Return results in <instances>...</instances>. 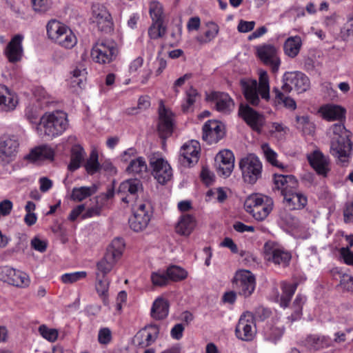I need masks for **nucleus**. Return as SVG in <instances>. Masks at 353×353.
<instances>
[{
	"label": "nucleus",
	"mask_w": 353,
	"mask_h": 353,
	"mask_svg": "<svg viewBox=\"0 0 353 353\" xmlns=\"http://www.w3.org/2000/svg\"><path fill=\"white\" fill-rule=\"evenodd\" d=\"M54 43L62 48L71 49L77 44V39L71 29L68 28Z\"/></svg>",
	"instance_id": "nucleus-45"
},
{
	"label": "nucleus",
	"mask_w": 353,
	"mask_h": 353,
	"mask_svg": "<svg viewBox=\"0 0 353 353\" xmlns=\"http://www.w3.org/2000/svg\"><path fill=\"white\" fill-rule=\"evenodd\" d=\"M200 144L197 141L191 140L185 143L181 149L183 163L191 166L196 163L199 158Z\"/></svg>",
	"instance_id": "nucleus-25"
},
{
	"label": "nucleus",
	"mask_w": 353,
	"mask_h": 353,
	"mask_svg": "<svg viewBox=\"0 0 353 353\" xmlns=\"http://www.w3.org/2000/svg\"><path fill=\"white\" fill-rule=\"evenodd\" d=\"M261 150L266 161L274 167L283 168L282 163L277 160V154L274 152L268 143H263L261 145Z\"/></svg>",
	"instance_id": "nucleus-51"
},
{
	"label": "nucleus",
	"mask_w": 353,
	"mask_h": 353,
	"mask_svg": "<svg viewBox=\"0 0 353 353\" xmlns=\"http://www.w3.org/2000/svg\"><path fill=\"white\" fill-rule=\"evenodd\" d=\"M301 46L302 41L299 36L290 37L284 43V52L288 57L294 58L299 54Z\"/></svg>",
	"instance_id": "nucleus-41"
},
{
	"label": "nucleus",
	"mask_w": 353,
	"mask_h": 353,
	"mask_svg": "<svg viewBox=\"0 0 353 353\" xmlns=\"http://www.w3.org/2000/svg\"><path fill=\"white\" fill-rule=\"evenodd\" d=\"M199 98L198 91L193 87H190L185 91V99L181 104L183 112H188L192 110V106Z\"/></svg>",
	"instance_id": "nucleus-46"
},
{
	"label": "nucleus",
	"mask_w": 353,
	"mask_h": 353,
	"mask_svg": "<svg viewBox=\"0 0 353 353\" xmlns=\"http://www.w3.org/2000/svg\"><path fill=\"white\" fill-rule=\"evenodd\" d=\"M165 32L163 26V22H153L148 30L149 37L152 39H157L164 35Z\"/></svg>",
	"instance_id": "nucleus-62"
},
{
	"label": "nucleus",
	"mask_w": 353,
	"mask_h": 353,
	"mask_svg": "<svg viewBox=\"0 0 353 353\" xmlns=\"http://www.w3.org/2000/svg\"><path fill=\"white\" fill-rule=\"evenodd\" d=\"M43 107L39 104H30L26 107L25 115L30 123H37L39 112Z\"/></svg>",
	"instance_id": "nucleus-55"
},
{
	"label": "nucleus",
	"mask_w": 353,
	"mask_h": 353,
	"mask_svg": "<svg viewBox=\"0 0 353 353\" xmlns=\"http://www.w3.org/2000/svg\"><path fill=\"white\" fill-rule=\"evenodd\" d=\"M239 115L252 130L261 132L265 123V117L262 114L259 113L248 105L241 104Z\"/></svg>",
	"instance_id": "nucleus-14"
},
{
	"label": "nucleus",
	"mask_w": 353,
	"mask_h": 353,
	"mask_svg": "<svg viewBox=\"0 0 353 353\" xmlns=\"http://www.w3.org/2000/svg\"><path fill=\"white\" fill-rule=\"evenodd\" d=\"M306 296L297 294L292 305V312L288 316V320L289 322L292 323L300 319L302 316L303 306L306 302Z\"/></svg>",
	"instance_id": "nucleus-43"
},
{
	"label": "nucleus",
	"mask_w": 353,
	"mask_h": 353,
	"mask_svg": "<svg viewBox=\"0 0 353 353\" xmlns=\"http://www.w3.org/2000/svg\"><path fill=\"white\" fill-rule=\"evenodd\" d=\"M18 97L8 87L0 84V107L3 111H12L18 104Z\"/></svg>",
	"instance_id": "nucleus-30"
},
{
	"label": "nucleus",
	"mask_w": 353,
	"mask_h": 353,
	"mask_svg": "<svg viewBox=\"0 0 353 353\" xmlns=\"http://www.w3.org/2000/svg\"><path fill=\"white\" fill-rule=\"evenodd\" d=\"M149 12L153 22H163V6L158 1H152L150 3Z\"/></svg>",
	"instance_id": "nucleus-54"
},
{
	"label": "nucleus",
	"mask_w": 353,
	"mask_h": 353,
	"mask_svg": "<svg viewBox=\"0 0 353 353\" xmlns=\"http://www.w3.org/2000/svg\"><path fill=\"white\" fill-rule=\"evenodd\" d=\"M152 174L160 184H165L172 176V170L168 161L161 154L154 153L150 157Z\"/></svg>",
	"instance_id": "nucleus-11"
},
{
	"label": "nucleus",
	"mask_w": 353,
	"mask_h": 353,
	"mask_svg": "<svg viewBox=\"0 0 353 353\" xmlns=\"http://www.w3.org/2000/svg\"><path fill=\"white\" fill-rule=\"evenodd\" d=\"M91 20L101 32H109L112 29L111 14L103 5L94 4Z\"/></svg>",
	"instance_id": "nucleus-13"
},
{
	"label": "nucleus",
	"mask_w": 353,
	"mask_h": 353,
	"mask_svg": "<svg viewBox=\"0 0 353 353\" xmlns=\"http://www.w3.org/2000/svg\"><path fill=\"white\" fill-rule=\"evenodd\" d=\"M124 248L125 243L123 239H114L108 247L104 256L97 263L95 276L108 277V274L112 271L121 258Z\"/></svg>",
	"instance_id": "nucleus-4"
},
{
	"label": "nucleus",
	"mask_w": 353,
	"mask_h": 353,
	"mask_svg": "<svg viewBox=\"0 0 353 353\" xmlns=\"http://www.w3.org/2000/svg\"><path fill=\"white\" fill-rule=\"evenodd\" d=\"M85 151L79 145H74L71 149L70 162L68 165V169L73 172L80 168L82 161L84 159Z\"/></svg>",
	"instance_id": "nucleus-42"
},
{
	"label": "nucleus",
	"mask_w": 353,
	"mask_h": 353,
	"mask_svg": "<svg viewBox=\"0 0 353 353\" xmlns=\"http://www.w3.org/2000/svg\"><path fill=\"white\" fill-rule=\"evenodd\" d=\"M274 184L276 188L281 190L283 196L284 192H288L290 189L296 187L297 180L293 175L275 174Z\"/></svg>",
	"instance_id": "nucleus-37"
},
{
	"label": "nucleus",
	"mask_w": 353,
	"mask_h": 353,
	"mask_svg": "<svg viewBox=\"0 0 353 353\" xmlns=\"http://www.w3.org/2000/svg\"><path fill=\"white\" fill-rule=\"evenodd\" d=\"M307 161L319 176L327 177L331 170L330 158L320 150H316L307 156Z\"/></svg>",
	"instance_id": "nucleus-15"
},
{
	"label": "nucleus",
	"mask_w": 353,
	"mask_h": 353,
	"mask_svg": "<svg viewBox=\"0 0 353 353\" xmlns=\"http://www.w3.org/2000/svg\"><path fill=\"white\" fill-rule=\"evenodd\" d=\"M39 125L45 136L50 139L59 137L68 128L67 114L60 110L46 112L41 117Z\"/></svg>",
	"instance_id": "nucleus-3"
},
{
	"label": "nucleus",
	"mask_w": 353,
	"mask_h": 353,
	"mask_svg": "<svg viewBox=\"0 0 353 353\" xmlns=\"http://www.w3.org/2000/svg\"><path fill=\"white\" fill-rule=\"evenodd\" d=\"M97 191V186L95 184L90 186L74 187L72 190L70 199L73 201L81 202L94 194Z\"/></svg>",
	"instance_id": "nucleus-39"
},
{
	"label": "nucleus",
	"mask_w": 353,
	"mask_h": 353,
	"mask_svg": "<svg viewBox=\"0 0 353 353\" xmlns=\"http://www.w3.org/2000/svg\"><path fill=\"white\" fill-rule=\"evenodd\" d=\"M239 165L245 183L254 184L261 177L263 165L256 155L247 154L240 159Z\"/></svg>",
	"instance_id": "nucleus-6"
},
{
	"label": "nucleus",
	"mask_w": 353,
	"mask_h": 353,
	"mask_svg": "<svg viewBox=\"0 0 353 353\" xmlns=\"http://www.w3.org/2000/svg\"><path fill=\"white\" fill-rule=\"evenodd\" d=\"M208 30L205 32L204 36H198L196 40L201 44L207 43L212 41L218 34L219 28L216 23L210 21L206 23Z\"/></svg>",
	"instance_id": "nucleus-47"
},
{
	"label": "nucleus",
	"mask_w": 353,
	"mask_h": 353,
	"mask_svg": "<svg viewBox=\"0 0 353 353\" xmlns=\"http://www.w3.org/2000/svg\"><path fill=\"white\" fill-rule=\"evenodd\" d=\"M330 130L332 136L330 152L344 165L349 162L352 155V143L350 139L351 132L341 123L332 125Z\"/></svg>",
	"instance_id": "nucleus-1"
},
{
	"label": "nucleus",
	"mask_w": 353,
	"mask_h": 353,
	"mask_svg": "<svg viewBox=\"0 0 353 353\" xmlns=\"http://www.w3.org/2000/svg\"><path fill=\"white\" fill-rule=\"evenodd\" d=\"M283 200L285 205L290 210L302 209L307 203L306 196L301 192H295L292 190L288 192H283Z\"/></svg>",
	"instance_id": "nucleus-31"
},
{
	"label": "nucleus",
	"mask_w": 353,
	"mask_h": 353,
	"mask_svg": "<svg viewBox=\"0 0 353 353\" xmlns=\"http://www.w3.org/2000/svg\"><path fill=\"white\" fill-rule=\"evenodd\" d=\"M159 332L157 325H149L139 331L134 336L137 345L145 348L152 345L157 339Z\"/></svg>",
	"instance_id": "nucleus-24"
},
{
	"label": "nucleus",
	"mask_w": 353,
	"mask_h": 353,
	"mask_svg": "<svg viewBox=\"0 0 353 353\" xmlns=\"http://www.w3.org/2000/svg\"><path fill=\"white\" fill-rule=\"evenodd\" d=\"M95 290L105 305L109 303V288L110 279L108 277L95 276Z\"/></svg>",
	"instance_id": "nucleus-38"
},
{
	"label": "nucleus",
	"mask_w": 353,
	"mask_h": 353,
	"mask_svg": "<svg viewBox=\"0 0 353 353\" xmlns=\"http://www.w3.org/2000/svg\"><path fill=\"white\" fill-rule=\"evenodd\" d=\"M273 201L268 196L259 194H251L244 202L245 211L257 221L267 218L272 210Z\"/></svg>",
	"instance_id": "nucleus-5"
},
{
	"label": "nucleus",
	"mask_w": 353,
	"mask_h": 353,
	"mask_svg": "<svg viewBox=\"0 0 353 353\" xmlns=\"http://www.w3.org/2000/svg\"><path fill=\"white\" fill-rule=\"evenodd\" d=\"M168 313V301L162 297H158L156 299L151 307V316L156 320H161L167 317Z\"/></svg>",
	"instance_id": "nucleus-35"
},
{
	"label": "nucleus",
	"mask_w": 353,
	"mask_h": 353,
	"mask_svg": "<svg viewBox=\"0 0 353 353\" xmlns=\"http://www.w3.org/2000/svg\"><path fill=\"white\" fill-rule=\"evenodd\" d=\"M87 70L83 65H80L73 68L67 79L68 84L75 91L83 89L86 85Z\"/></svg>",
	"instance_id": "nucleus-27"
},
{
	"label": "nucleus",
	"mask_w": 353,
	"mask_h": 353,
	"mask_svg": "<svg viewBox=\"0 0 353 353\" xmlns=\"http://www.w3.org/2000/svg\"><path fill=\"white\" fill-rule=\"evenodd\" d=\"M256 53L261 61L269 65L273 72L278 71L281 61L278 57L276 48L274 46L265 44L258 46Z\"/></svg>",
	"instance_id": "nucleus-19"
},
{
	"label": "nucleus",
	"mask_w": 353,
	"mask_h": 353,
	"mask_svg": "<svg viewBox=\"0 0 353 353\" xmlns=\"http://www.w3.org/2000/svg\"><path fill=\"white\" fill-rule=\"evenodd\" d=\"M39 332L43 338L50 342H54L58 337V331L56 329L49 328L45 325L39 327Z\"/></svg>",
	"instance_id": "nucleus-60"
},
{
	"label": "nucleus",
	"mask_w": 353,
	"mask_h": 353,
	"mask_svg": "<svg viewBox=\"0 0 353 353\" xmlns=\"http://www.w3.org/2000/svg\"><path fill=\"white\" fill-rule=\"evenodd\" d=\"M288 130V128L283 123L274 122L271 125L270 133L272 136L276 137L278 139H283Z\"/></svg>",
	"instance_id": "nucleus-59"
},
{
	"label": "nucleus",
	"mask_w": 353,
	"mask_h": 353,
	"mask_svg": "<svg viewBox=\"0 0 353 353\" xmlns=\"http://www.w3.org/2000/svg\"><path fill=\"white\" fill-rule=\"evenodd\" d=\"M118 50L116 44L111 40H99L91 50L92 59L99 64H107L116 59Z\"/></svg>",
	"instance_id": "nucleus-7"
},
{
	"label": "nucleus",
	"mask_w": 353,
	"mask_h": 353,
	"mask_svg": "<svg viewBox=\"0 0 353 353\" xmlns=\"http://www.w3.org/2000/svg\"><path fill=\"white\" fill-rule=\"evenodd\" d=\"M273 91L275 93V101L277 103L283 104L284 107L291 110L296 108V103L292 98L285 95L277 88H274Z\"/></svg>",
	"instance_id": "nucleus-49"
},
{
	"label": "nucleus",
	"mask_w": 353,
	"mask_h": 353,
	"mask_svg": "<svg viewBox=\"0 0 353 353\" xmlns=\"http://www.w3.org/2000/svg\"><path fill=\"white\" fill-rule=\"evenodd\" d=\"M68 27L61 22L52 19L46 26L47 34L50 40L55 42Z\"/></svg>",
	"instance_id": "nucleus-40"
},
{
	"label": "nucleus",
	"mask_w": 353,
	"mask_h": 353,
	"mask_svg": "<svg viewBox=\"0 0 353 353\" xmlns=\"http://www.w3.org/2000/svg\"><path fill=\"white\" fill-rule=\"evenodd\" d=\"M14 274V269L8 266H0V281L10 283L11 276Z\"/></svg>",
	"instance_id": "nucleus-64"
},
{
	"label": "nucleus",
	"mask_w": 353,
	"mask_h": 353,
	"mask_svg": "<svg viewBox=\"0 0 353 353\" xmlns=\"http://www.w3.org/2000/svg\"><path fill=\"white\" fill-rule=\"evenodd\" d=\"M30 283L29 276L26 272L14 269V274L11 276L9 284L19 288H26Z\"/></svg>",
	"instance_id": "nucleus-50"
},
{
	"label": "nucleus",
	"mask_w": 353,
	"mask_h": 353,
	"mask_svg": "<svg viewBox=\"0 0 353 353\" xmlns=\"http://www.w3.org/2000/svg\"><path fill=\"white\" fill-rule=\"evenodd\" d=\"M150 279L154 286H164L168 282V276L166 272L157 271L151 274Z\"/></svg>",
	"instance_id": "nucleus-58"
},
{
	"label": "nucleus",
	"mask_w": 353,
	"mask_h": 353,
	"mask_svg": "<svg viewBox=\"0 0 353 353\" xmlns=\"http://www.w3.org/2000/svg\"><path fill=\"white\" fill-rule=\"evenodd\" d=\"M86 276L87 272L85 271L65 273L61 276V280L63 283H73L85 278Z\"/></svg>",
	"instance_id": "nucleus-57"
},
{
	"label": "nucleus",
	"mask_w": 353,
	"mask_h": 353,
	"mask_svg": "<svg viewBox=\"0 0 353 353\" xmlns=\"http://www.w3.org/2000/svg\"><path fill=\"white\" fill-rule=\"evenodd\" d=\"M282 294L280 298V305L285 308L288 307L292 296L294 295L297 285L296 283H288L287 282H282L281 284Z\"/></svg>",
	"instance_id": "nucleus-44"
},
{
	"label": "nucleus",
	"mask_w": 353,
	"mask_h": 353,
	"mask_svg": "<svg viewBox=\"0 0 353 353\" xmlns=\"http://www.w3.org/2000/svg\"><path fill=\"white\" fill-rule=\"evenodd\" d=\"M208 99L214 101L216 110L222 113H229L234 107L233 100L225 92H212Z\"/></svg>",
	"instance_id": "nucleus-29"
},
{
	"label": "nucleus",
	"mask_w": 353,
	"mask_h": 353,
	"mask_svg": "<svg viewBox=\"0 0 353 353\" xmlns=\"http://www.w3.org/2000/svg\"><path fill=\"white\" fill-rule=\"evenodd\" d=\"M263 249L265 259L268 261L283 268L289 265L292 254L279 243L269 241L265 243Z\"/></svg>",
	"instance_id": "nucleus-8"
},
{
	"label": "nucleus",
	"mask_w": 353,
	"mask_h": 353,
	"mask_svg": "<svg viewBox=\"0 0 353 353\" xmlns=\"http://www.w3.org/2000/svg\"><path fill=\"white\" fill-rule=\"evenodd\" d=\"M296 128L305 134H310L314 131V124L307 115L297 116L296 117Z\"/></svg>",
	"instance_id": "nucleus-52"
},
{
	"label": "nucleus",
	"mask_w": 353,
	"mask_h": 353,
	"mask_svg": "<svg viewBox=\"0 0 353 353\" xmlns=\"http://www.w3.org/2000/svg\"><path fill=\"white\" fill-rule=\"evenodd\" d=\"M168 279L172 281L178 282L185 279L188 277V272L183 268L178 265H171L166 270Z\"/></svg>",
	"instance_id": "nucleus-48"
},
{
	"label": "nucleus",
	"mask_w": 353,
	"mask_h": 353,
	"mask_svg": "<svg viewBox=\"0 0 353 353\" xmlns=\"http://www.w3.org/2000/svg\"><path fill=\"white\" fill-rule=\"evenodd\" d=\"M53 150L48 145H41L32 149L26 156V159L32 162L40 161L46 159L52 160L54 158Z\"/></svg>",
	"instance_id": "nucleus-34"
},
{
	"label": "nucleus",
	"mask_w": 353,
	"mask_h": 353,
	"mask_svg": "<svg viewBox=\"0 0 353 353\" xmlns=\"http://www.w3.org/2000/svg\"><path fill=\"white\" fill-rule=\"evenodd\" d=\"M98 158V152L96 150H92L85 164V170L89 174H94L99 170L100 164Z\"/></svg>",
	"instance_id": "nucleus-53"
},
{
	"label": "nucleus",
	"mask_w": 353,
	"mask_h": 353,
	"mask_svg": "<svg viewBox=\"0 0 353 353\" xmlns=\"http://www.w3.org/2000/svg\"><path fill=\"white\" fill-rule=\"evenodd\" d=\"M31 248L39 252H44L48 247V242L39 236H34L30 241Z\"/></svg>",
	"instance_id": "nucleus-63"
},
{
	"label": "nucleus",
	"mask_w": 353,
	"mask_h": 353,
	"mask_svg": "<svg viewBox=\"0 0 353 353\" xmlns=\"http://www.w3.org/2000/svg\"><path fill=\"white\" fill-rule=\"evenodd\" d=\"M19 145L18 141L13 137L0 139V163H8L17 154Z\"/></svg>",
	"instance_id": "nucleus-26"
},
{
	"label": "nucleus",
	"mask_w": 353,
	"mask_h": 353,
	"mask_svg": "<svg viewBox=\"0 0 353 353\" xmlns=\"http://www.w3.org/2000/svg\"><path fill=\"white\" fill-rule=\"evenodd\" d=\"M240 84L247 101L254 106L259 105L261 98L266 101H269L270 83L267 72L261 70L259 72V83L255 79H241Z\"/></svg>",
	"instance_id": "nucleus-2"
},
{
	"label": "nucleus",
	"mask_w": 353,
	"mask_h": 353,
	"mask_svg": "<svg viewBox=\"0 0 353 353\" xmlns=\"http://www.w3.org/2000/svg\"><path fill=\"white\" fill-rule=\"evenodd\" d=\"M236 336L243 341H250L256 333L254 316L250 312L241 316L235 330Z\"/></svg>",
	"instance_id": "nucleus-16"
},
{
	"label": "nucleus",
	"mask_w": 353,
	"mask_h": 353,
	"mask_svg": "<svg viewBox=\"0 0 353 353\" xmlns=\"http://www.w3.org/2000/svg\"><path fill=\"white\" fill-rule=\"evenodd\" d=\"M34 95L37 101V104L43 107L48 106L51 102L50 95L43 88H37L34 91Z\"/></svg>",
	"instance_id": "nucleus-56"
},
{
	"label": "nucleus",
	"mask_w": 353,
	"mask_h": 353,
	"mask_svg": "<svg viewBox=\"0 0 353 353\" xmlns=\"http://www.w3.org/2000/svg\"><path fill=\"white\" fill-rule=\"evenodd\" d=\"M152 216L149 204L141 203L134 208L133 214L129 219V225L134 232H141L145 229Z\"/></svg>",
	"instance_id": "nucleus-12"
},
{
	"label": "nucleus",
	"mask_w": 353,
	"mask_h": 353,
	"mask_svg": "<svg viewBox=\"0 0 353 353\" xmlns=\"http://www.w3.org/2000/svg\"><path fill=\"white\" fill-rule=\"evenodd\" d=\"M285 332V327L277 316L266 322L262 330L264 340L272 343L280 341Z\"/></svg>",
	"instance_id": "nucleus-18"
},
{
	"label": "nucleus",
	"mask_w": 353,
	"mask_h": 353,
	"mask_svg": "<svg viewBox=\"0 0 353 353\" xmlns=\"http://www.w3.org/2000/svg\"><path fill=\"white\" fill-rule=\"evenodd\" d=\"M32 8L36 12L45 13L52 7V0H31Z\"/></svg>",
	"instance_id": "nucleus-61"
},
{
	"label": "nucleus",
	"mask_w": 353,
	"mask_h": 353,
	"mask_svg": "<svg viewBox=\"0 0 353 353\" xmlns=\"http://www.w3.org/2000/svg\"><path fill=\"white\" fill-rule=\"evenodd\" d=\"M216 167L219 174L229 176L234 167V156L230 150L220 151L215 157Z\"/></svg>",
	"instance_id": "nucleus-20"
},
{
	"label": "nucleus",
	"mask_w": 353,
	"mask_h": 353,
	"mask_svg": "<svg viewBox=\"0 0 353 353\" xmlns=\"http://www.w3.org/2000/svg\"><path fill=\"white\" fill-rule=\"evenodd\" d=\"M232 285L240 296L247 298L251 296L255 290L256 279L250 271L239 270L236 272L232 279Z\"/></svg>",
	"instance_id": "nucleus-9"
},
{
	"label": "nucleus",
	"mask_w": 353,
	"mask_h": 353,
	"mask_svg": "<svg viewBox=\"0 0 353 353\" xmlns=\"http://www.w3.org/2000/svg\"><path fill=\"white\" fill-rule=\"evenodd\" d=\"M345 110L339 105L327 104L319 109L323 119L328 121L341 120L345 117Z\"/></svg>",
	"instance_id": "nucleus-33"
},
{
	"label": "nucleus",
	"mask_w": 353,
	"mask_h": 353,
	"mask_svg": "<svg viewBox=\"0 0 353 353\" xmlns=\"http://www.w3.org/2000/svg\"><path fill=\"white\" fill-rule=\"evenodd\" d=\"M159 121L158 124V131L162 139H166L170 136L173 130V114L166 109L161 103L159 110Z\"/></svg>",
	"instance_id": "nucleus-23"
},
{
	"label": "nucleus",
	"mask_w": 353,
	"mask_h": 353,
	"mask_svg": "<svg viewBox=\"0 0 353 353\" xmlns=\"http://www.w3.org/2000/svg\"><path fill=\"white\" fill-rule=\"evenodd\" d=\"M196 226V219L192 214H181L175 225L176 232L181 236H188Z\"/></svg>",
	"instance_id": "nucleus-28"
},
{
	"label": "nucleus",
	"mask_w": 353,
	"mask_h": 353,
	"mask_svg": "<svg viewBox=\"0 0 353 353\" xmlns=\"http://www.w3.org/2000/svg\"><path fill=\"white\" fill-rule=\"evenodd\" d=\"M331 339L325 336L314 334L308 335L303 341L304 345L310 350H318L328 347Z\"/></svg>",
	"instance_id": "nucleus-32"
},
{
	"label": "nucleus",
	"mask_w": 353,
	"mask_h": 353,
	"mask_svg": "<svg viewBox=\"0 0 353 353\" xmlns=\"http://www.w3.org/2000/svg\"><path fill=\"white\" fill-rule=\"evenodd\" d=\"M23 36L19 34L14 35L8 43L4 54L9 62L15 63L21 60L23 55Z\"/></svg>",
	"instance_id": "nucleus-22"
},
{
	"label": "nucleus",
	"mask_w": 353,
	"mask_h": 353,
	"mask_svg": "<svg viewBox=\"0 0 353 353\" xmlns=\"http://www.w3.org/2000/svg\"><path fill=\"white\" fill-rule=\"evenodd\" d=\"M143 191V185L140 180L131 179L123 181L119 187V194H121V200L129 203L135 201L139 192Z\"/></svg>",
	"instance_id": "nucleus-17"
},
{
	"label": "nucleus",
	"mask_w": 353,
	"mask_h": 353,
	"mask_svg": "<svg viewBox=\"0 0 353 353\" xmlns=\"http://www.w3.org/2000/svg\"><path fill=\"white\" fill-rule=\"evenodd\" d=\"M283 81L282 90L286 93L290 92L292 90L298 93H303L310 86L309 78L299 71L285 72L283 77Z\"/></svg>",
	"instance_id": "nucleus-10"
},
{
	"label": "nucleus",
	"mask_w": 353,
	"mask_h": 353,
	"mask_svg": "<svg viewBox=\"0 0 353 353\" xmlns=\"http://www.w3.org/2000/svg\"><path fill=\"white\" fill-rule=\"evenodd\" d=\"M223 127L215 120H209L203 126V139L208 143L218 142L224 136Z\"/></svg>",
	"instance_id": "nucleus-21"
},
{
	"label": "nucleus",
	"mask_w": 353,
	"mask_h": 353,
	"mask_svg": "<svg viewBox=\"0 0 353 353\" xmlns=\"http://www.w3.org/2000/svg\"><path fill=\"white\" fill-rule=\"evenodd\" d=\"M148 168L145 159L143 157H138L130 161V163L125 168V172L132 175L142 177L148 173Z\"/></svg>",
	"instance_id": "nucleus-36"
}]
</instances>
